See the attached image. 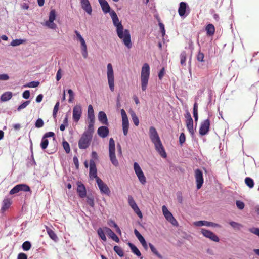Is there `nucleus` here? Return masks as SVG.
Returning a JSON list of instances; mask_svg holds the SVG:
<instances>
[{
	"label": "nucleus",
	"instance_id": "ea45409f",
	"mask_svg": "<svg viewBox=\"0 0 259 259\" xmlns=\"http://www.w3.org/2000/svg\"><path fill=\"white\" fill-rule=\"evenodd\" d=\"M149 246L153 254L156 255L158 257L161 258V255L159 253L156 249L151 243H149Z\"/></svg>",
	"mask_w": 259,
	"mask_h": 259
},
{
	"label": "nucleus",
	"instance_id": "6e6552de",
	"mask_svg": "<svg viewBox=\"0 0 259 259\" xmlns=\"http://www.w3.org/2000/svg\"><path fill=\"white\" fill-rule=\"evenodd\" d=\"M121 114L122 117V125L123 132L124 136H126L128 131L129 121L127 114L125 110L122 109L121 110Z\"/></svg>",
	"mask_w": 259,
	"mask_h": 259
},
{
	"label": "nucleus",
	"instance_id": "f8f14e48",
	"mask_svg": "<svg viewBox=\"0 0 259 259\" xmlns=\"http://www.w3.org/2000/svg\"><path fill=\"white\" fill-rule=\"evenodd\" d=\"M30 189L28 185L23 184H18L11 190L10 191V194L13 195L21 191L28 192L30 191Z\"/></svg>",
	"mask_w": 259,
	"mask_h": 259
},
{
	"label": "nucleus",
	"instance_id": "bb28decb",
	"mask_svg": "<svg viewBox=\"0 0 259 259\" xmlns=\"http://www.w3.org/2000/svg\"><path fill=\"white\" fill-rule=\"evenodd\" d=\"M98 119L103 124H108L107 116L103 111H100L98 114Z\"/></svg>",
	"mask_w": 259,
	"mask_h": 259
},
{
	"label": "nucleus",
	"instance_id": "13d9d810",
	"mask_svg": "<svg viewBox=\"0 0 259 259\" xmlns=\"http://www.w3.org/2000/svg\"><path fill=\"white\" fill-rule=\"evenodd\" d=\"M88 116H95L93 107L91 105L88 107Z\"/></svg>",
	"mask_w": 259,
	"mask_h": 259
},
{
	"label": "nucleus",
	"instance_id": "774afa93",
	"mask_svg": "<svg viewBox=\"0 0 259 259\" xmlns=\"http://www.w3.org/2000/svg\"><path fill=\"white\" fill-rule=\"evenodd\" d=\"M17 259H27V256L24 253H20L18 255Z\"/></svg>",
	"mask_w": 259,
	"mask_h": 259
},
{
	"label": "nucleus",
	"instance_id": "864d4df0",
	"mask_svg": "<svg viewBox=\"0 0 259 259\" xmlns=\"http://www.w3.org/2000/svg\"><path fill=\"white\" fill-rule=\"evenodd\" d=\"M44 122L42 119L38 118L35 124V127L37 128H40L44 126Z\"/></svg>",
	"mask_w": 259,
	"mask_h": 259
},
{
	"label": "nucleus",
	"instance_id": "8fccbe9b",
	"mask_svg": "<svg viewBox=\"0 0 259 259\" xmlns=\"http://www.w3.org/2000/svg\"><path fill=\"white\" fill-rule=\"evenodd\" d=\"M59 105H60L59 102H57L56 103V104L54 107L53 112V116L54 118H55L56 117L58 109H59Z\"/></svg>",
	"mask_w": 259,
	"mask_h": 259
},
{
	"label": "nucleus",
	"instance_id": "20e7f679",
	"mask_svg": "<svg viewBox=\"0 0 259 259\" xmlns=\"http://www.w3.org/2000/svg\"><path fill=\"white\" fill-rule=\"evenodd\" d=\"M109 152L110 160L115 166H117L119 164L118 161L115 155V145L114 139L111 138L109 140Z\"/></svg>",
	"mask_w": 259,
	"mask_h": 259
},
{
	"label": "nucleus",
	"instance_id": "39448f33",
	"mask_svg": "<svg viewBox=\"0 0 259 259\" xmlns=\"http://www.w3.org/2000/svg\"><path fill=\"white\" fill-rule=\"evenodd\" d=\"M107 68L108 83L110 90L113 92L114 90V76L112 64L111 63L108 64Z\"/></svg>",
	"mask_w": 259,
	"mask_h": 259
},
{
	"label": "nucleus",
	"instance_id": "49530a36",
	"mask_svg": "<svg viewBox=\"0 0 259 259\" xmlns=\"http://www.w3.org/2000/svg\"><path fill=\"white\" fill-rule=\"evenodd\" d=\"M87 203L91 206V207H94V198L92 196L88 195L87 197Z\"/></svg>",
	"mask_w": 259,
	"mask_h": 259
},
{
	"label": "nucleus",
	"instance_id": "f257e3e1",
	"mask_svg": "<svg viewBox=\"0 0 259 259\" xmlns=\"http://www.w3.org/2000/svg\"><path fill=\"white\" fill-rule=\"evenodd\" d=\"M110 15L112 20L113 25L116 27L117 36L122 40L124 45L128 49H130L132 47V44L129 30L128 29H124L121 22L119 20L117 14L114 10H112Z\"/></svg>",
	"mask_w": 259,
	"mask_h": 259
},
{
	"label": "nucleus",
	"instance_id": "69168bd1",
	"mask_svg": "<svg viewBox=\"0 0 259 259\" xmlns=\"http://www.w3.org/2000/svg\"><path fill=\"white\" fill-rule=\"evenodd\" d=\"M54 135L55 134L53 132H49L45 133L44 134V135L43 136V137L45 138V139H47V138L53 137L54 136Z\"/></svg>",
	"mask_w": 259,
	"mask_h": 259
},
{
	"label": "nucleus",
	"instance_id": "7ed1b4c3",
	"mask_svg": "<svg viewBox=\"0 0 259 259\" xmlns=\"http://www.w3.org/2000/svg\"><path fill=\"white\" fill-rule=\"evenodd\" d=\"M93 135L83 133L78 141V147L80 149L85 150L88 148L91 144Z\"/></svg>",
	"mask_w": 259,
	"mask_h": 259
},
{
	"label": "nucleus",
	"instance_id": "c9c22d12",
	"mask_svg": "<svg viewBox=\"0 0 259 259\" xmlns=\"http://www.w3.org/2000/svg\"><path fill=\"white\" fill-rule=\"evenodd\" d=\"M245 183L249 188H252L254 185L253 179L249 177H246L245 179Z\"/></svg>",
	"mask_w": 259,
	"mask_h": 259
},
{
	"label": "nucleus",
	"instance_id": "a19ab883",
	"mask_svg": "<svg viewBox=\"0 0 259 259\" xmlns=\"http://www.w3.org/2000/svg\"><path fill=\"white\" fill-rule=\"evenodd\" d=\"M186 57H187L186 52L185 51L182 52L180 55L181 64L182 65H186Z\"/></svg>",
	"mask_w": 259,
	"mask_h": 259
},
{
	"label": "nucleus",
	"instance_id": "ddd939ff",
	"mask_svg": "<svg viewBox=\"0 0 259 259\" xmlns=\"http://www.w3.org/2000/svg\"><path fill=\"white\" fill-rule=\"evenodd\" d=\"M201 232L204 237L209 238L212 241L218 242L220 240L219 237L213 232L208 230L201 228Z\"/></svg>",
	"mask_w": 259,
	"mask_h": 259
},
{
	"label": "nucleus",
	"instance_id": "2eb2a0df",
	"mask_svg": "<svg viewBox=\"0 0 259 259\" xmlns=\"http://www.w3.org/2000/svg\"><path fill=\"white\" fill-rule=\"evenodd\" d=\"M128 202L130 206L133 209L134 212L137 214V215L139 218H141L142 217V212L132 196H128Z\"/></svg>",
	"mask_w": 259,
	"mask_h": 259
},
{
	"label": "nucleus",
	"instance_id": "f704fd0d",
	"mask_svg": "<svg viewBox=\"0 0 259 259\" xmlns=\"http://www.w3.org/2000/svg\"><path fill=\"white\" fill-rule=\"evenodd\" d=\"M47 231L48 233V234L49 235V237L54 241H57L58 240V237L56 235V234L55 233V232L51 230V229L48 228L47 229Z\"/></svg>",
	"mask_w": 259,
	"mask_h": 259
},
{
	"label": "nucleus",
	"instance_id": "4be33fe9",
	"mask_svg": "<svg viewBox=\"0 0 259 259\" xmlns=\"http://www.w3.org/2000/svg\"><path fill=\"white\" fill-rule=\"evenodd\" d=\"M90 176L97 179V171L95 162L93 160L90 161Z\"/></svg>",
	"mask_w": 259,
	"mask_h": 259
},
{
	"label": "nucleus",
	"instance_id": "6ab92c4d",
	"mask_svg": "<svg viewBox=\"0 0 259 259\" xmlns=\"http://www.w3.org/2000/svg\"><path fill=\"white\" fill-rule=\"evenodd\" d=\"M194 224L195 226L201 227L203 226H205L207 227H219L220 225L218 224L208 222L206 221H196L194 223Z\"/></svg>",
	"mask_w": 259,
	"mask_h": 259
},
{
	"label": "nucleus",
	"instance_id": "c756f323",
	"mask_svg": "<svg viewBox=\"0 0 259 259\" xmlns=\"http://www.w3.org/2000/svg\"><path fill=\"white\" fill-rule=\"evenodd\" d=\"M193 119L186 120V126L188 130L192 135L194 133V130L193 128Z\"/></svg>",
	"mask_w": 259,
	"mask_h": 259
},
{
	"label": "nucleus",
	"instance_id": "de8ad7c7",
	"mask_svg": "<svg viewBox=\"0 0 259 259\" xmlns=\"http://www.w3.org/2000/svg\"><path fill=\"white\" fill-rule=\"evenodd\" d=\"M229 224L232 227L237 230L240 229V227H242V225L234 221L230 222Z\"/></svg>",
	"mask_w": 259,
	"mask_h": 259
},
{
	"label": "nucleus",
	"instance_id": "dca6fc26",
	"mask_svg": "<svg viewBox=\"0 0 259 259\" xmlns=\"http://www.w3.org/2000/svg\"><path fill=\"white\" fill-rule=\"evenodd\" d=\"M153 144L154 145L156 151L159 154V155L163 158H166V153L161 140L155 142V143H153Z\"/></svg>",
	"mask_w": 259,
	"mask_h": 259
},
{
	"label": "nucleus",
	"instance_id": "72a5a7b5",
	"mask_svg": "<svg viewBox=\"0 0 259 259\" xmlns=\"http://www.w3.org/2000/svg\"><path fill=\"white\" fill-rule=\"evenodd\" d=\"M11 202L8 199H5L3 201V206L1 208L2 212H5L10 206Z\"/></svg>",
	"mask_w": 259,
	"mask_h": 259
},
{
	"label": "nucleus",
	"instance_id": "b1692460",
	"mask_svg": "<svg viewBox=\"0 0 259 259\" xmlns=\"http://www.w3.org/2000/svg\"><path fill=\"white\" fill-rule=\"evenodd\" d=\"M105 233L108 235L113 241L117 243L119 242V239L114 232L109 228L107 227H104Z\"/></svg>",
	"mask_w": 259,
	"mask_h": 259
},
{
	"label": "nucleus",
	"instance_id": "473e14b6",
	"mask_svg": "<svg viewBox=\"0 0 259 259\" xmlns=\"http://www.w3.org/2000/svg\"><path fill=\"white\" fill-rule=\"evenodd\" d=\"M97 233L100 238L104 241H106L107 240L106 237L105 236V232L104 230V228L102 229L101 228H98L97 230Z\"/></svg>",
	"mask_w": 259,
	"mask_h": 259
},
{
	"label": "nucleus",
	"instance_id": "338daca9",
	"mask_svg": "<svg viewBox=\"0 0 259 259\" xmlns=\"http://www.w3.org/2000/svg\"><path fill=\"white\" fill-rule=\"evenodd\" d=\"M108 225L110 226V227H114L115 228H116V227H117L118 226L117 225V224L113 220H109L108 222Z\"/></svg>",
	"mask_w": 259,
	"mask_h": 259
},
{
	"label": "nucleus",
	"instance_id": "09e8293b",
	"mask_svg": "<svg viewBox=\"0 0 259 259\" xmlns=\"http://www.w3.org/2000/svg\"><path fill=\"white\" fill-rule=\"evenodd\" d=\"M134 234L140 243L145 240L144 238L137 229H135Z\"/></svg>",
	"mask_w": 259,
	"mask_h": 259
},
{
	"label": "nucleus",
	"instance_id": "4d7b16f0",
	"mask_svg": "<svg viewBox=\"0 0 259 259\" xmlns=\"http://www.w3.org/2000/svg\"><path fill=\"white\" fill-rule=\"evenodd\" d=\"M186 137L184 133H182L179 137V142L180 144L182 145L185 142Z\"/></svg>",
	"mask_w": 259,
	"mask_h": 259
},
{
	"label": "nucleus",
	"instance_id": "4c0bfd02",
	"mask_svg": "<svg viewBox=\"0 0 259 259\" xmlns=\"http://www.w3.org/2000/svg\"><path fill=\"white\" fill-rule=\"evenodd\" d=\"M114 251L120 256H124V252L122 249L118 246H115L113 248Z\"/></svg>",
	"mask_w": 259,
	"mask_h": 259
},
{
	"label": "nucleus",
	"instance_id": "e2e57ef3",
	"mask_svg": "<svg viewBox=\"0 0 259 259\" xmlns=\"http://www.w3.org/2000/svg\"><path fill=\"white\" fill-rule=\"evenodd\" d=\"M62 77V70L61 68H59L57 71L56 79L57 81H59Z\"/></svg>",
	"mask_w": 259,
	"mask_h": 259
},
{
	"label": "nucleus",
	"instance_id": "4468645a",
	"mask_svg": "<svg viewBox=\"0 0 259 259\" xmlns=\"http://www.w3.org/2000/svg\"><path fill=\"white\" fill-rule=\"evenodd\" d=\"M96 182L101 192L109 196L110 194V190L108 186L99 178H97Z\"/></svg>",
	"mask_w": 259,
	"mask_h": 259
},
{
	"label": "nucleus",
	"instance_id": "680f3d73",
	"mask_svg": "<svg viewBox=\"0 0 259 259\" xmlns=\"http://www.w3.org/2000/svg\"><path fill=\"white\" fill-rule=\"evenodd\" d=\"M10 78L9 76L7 74H0V80L6 81Z\"/></svg>",
	"mask_w": 259,
	"mask_h": 259
},
{
	"label": "nucleus",
	"instance_id": "f3484780",
	"mask_svg": "<svg viewBox=\"0 0 259 259\" xmlns=\"http://www.w3.org/2000/svg\"><path fill=\"white\" fill-rule=\"evenodd\" d=\"M210 121L207 119L203 121L200 125L199 129V133L201 135L203 136L206 135L209 130Z\"/></svg>",
	"mask_w": 259,
	"mask_h": 259
},
{
	"label": "nucleus",
	"instance_id": "052dcab7",
	"mask_svg": "<svg viewBox=\"0 0 259 259\" xmlns=\"http://www.w3.org/2000/svg\"><path fill=\"white\" fill-rule=\"evenodd\" d=\"M204 58V54L203 53H201V52H199L197 56V59L198 61H200V62H203Z\"/></svg>",
	"mask_w": 259,
	"mask_h": 259
},
{
	"label": "nucleus",
	"instance_id": "c85d7f7f",
	"mask_svg": "<svg viewBox=\"0 0 259 259\" xmlns=\"http://www.w3.org/2000/svg\"><path fill=\"white\" fill-rule=\"evenodd\" d=\"M127 245L133 253L138 257H140L141 255L140 251L135 245L130 242L127 243Z\"/></svg>",
	"mask_w": 259,
	"mask_h": 259
},
{
	"label": "nucleus",
	"instance_id": "bf43d9fd",
	"mask_svg": "<svg viewBox=\"0 0 259 259\" xmlns=\"http://www.w3.org/2000/svg\"><path fill=\"white\" fill-rule=\"evenodd\" d=\"M236 204L237 207L239 209L242 210L244 207V203L243 202L241 201H239V200L236 201Z\"/></svg>",
	"mask_w": 259,
	"mask_h": 259
},
{
	"label": "nucleus",
	"instance_id": "37998d69",
	"mask_svg": "<svg viewBox=\"0 0 259 259\" xmlns=\"http://www.w3.org/2000/svg\"><path fill=\"white\" fill-rule=\"evenodd\" d=\"M22 247L24 251H28L31 248V244L30 242L27 241L23 243Z\"/></svg>",
	"mask_w": 259,
	"mask_h": 259
},
{
	"label": "nucleus",
	"instance_id": "2f4dec72",
	"mask_svg": "<svg viewBox=\"0 0 259 259\" xmlns=\"http://www.w3.org/2000/svg\"><path fill=\"white\" fill-rule=\"evenodd\" d=\"M12 97V94L10 92H7L3 94L1 96V99L2 101H7L9 100Z\"/></svg>",
	"mask_w": 259,
	"mask_h": 259
},
{
	"label": "nucleus",
	"instance_id": "0eeeda50",
	"mask_svg": "<svg viewBox=\"0 0 259 259\" xmlns=\"http://www.w3.org/2000/svg\"><path fill=\"white\" fill-rule=\"evenodd\" d=\"M56 12L55 10H51L49 13V20L45 23V25L49 28L52 29H56L57 25L54 23V21L56 19Z\"/></svg>",
	"mask_w": 259,
	"mask_h": 259
},
{
	"label": "nucleus",
	"instance_id": "412c9836",
	"mask_svg": "<svg viewBox=\"0 0 259 259\" xmlns=\"http://www.w3.org/2000/svg\"><path fill=\"white\" fill-rule=\"evenodd\" d=\"M77 193L78 196L81 198H83L86 197L87 191L83 184L80 183H77Z\"/></svg>",
	"mask_w": 259,
	"mask_h": 259
},
{
	"label": "nucleus",
	"instance_id": "e433bc0d",
	"mask_svg": "<svg viewBox=\"0 0 259 259\" xmlns=\"http://www.w3.org/2000/svg\"><path fill=\"white\" fill-rule=\"evenodd\" d=\"M193 116L195 119V121L197 122L198 120V104L196 102H195L193 106Z\"/></svg>",
	"mask_w": 259,
	"mask_h": 259
},
{
	"label": "nucleus",
	"instance_id": "a211bd4d",
	"mask_svg": "<svg viewBox=\"0 0 259 259\" xmlns=\"http://www.w3.org/2000/svg\"><path fill=\"white\" fill-rule=\"evenodd\" d=\"M149 136L152 143L160 140V137L156 128L153 126L150 127Z\"/></svg>",
	"mask_w": 259,
	"mask_h": 259
},
{
	"label": "nucleus",
	"instance_id": "0e129e2a",
	"mask_svg": "<svg viewBox=\"0 0 259 259\" xmlns=\"http://www.w3.org/2000/svg\"><path fill=\"white\" fill-rule=\"evenodd\" d=\"M22 97L26 99H27L30 97V92L29 90L25 91L22 94Z\"/></svg>",
	"mask_w": 259,
	"mask_h": 259
},
{
	"label": "nucleus",
	"instance_id": "79ce46f5",
	"mask_svg": "<svg viewBox=\"0 0 259 259\" xmlns=\"http://www.w3.org/2000/svg\"><path fill=\"white\" fill-rule=\"evenodd\" d=\"M49 141L47 140V139H45V138L42 137L40 143V147L43 149L45 150L47 148V147L48 146Z\"/></svg>",
	"mask_w": 259,
	"mask_h": 259
},
{
	"label": "nucleus",
	"instance_id": "7c9ffc66",
	"mask_svg": "<svg viewBox=\"0 0 259 259\" xmlns=\"http://www.w3.org/2000/svg\"><path fill=\"white\" fill-rule=\"evenodd\" d=\"M88 126L83 133L93 135L94 132V122H88Z\"/></svg>",
	"mask_w": 259,
	"mask_h": 259
},
{
	"label": "nucleus",
	"instance_id": "393cba45",
	"mask_svg": "<svg viewBox=\"0 0 259 259\" xmlns=\"http://www.w3.org/2000/svg\"><path fill=\"white\" fill-rule=\"evenodd\" d=\"M109 133L108 128L105 126H100L97 130L98 135L103 138L106 137L108 135Z\"/></svg>",
	"mask_w": 259,
	"mask_h": 259
},
{
	"label": "nucleus",
	"instance_id": "5fc2aeb1",
	"mask_svg": "<svg viewBox=\"0 0 259 259\" xmlns=\"http://www.w3.org/2000/svg\"><path fill=\"white\" fill-rule=\"evenodd\" d=\"M68 93L69 94V95L68 102L71 103L74 100V93L71 89H69L68 90Z\"/></svg>",
	"mask_w": 259,
	"mask_h": 259
},
{
	"label": "nucleus",
	"instance_id": "9d476101",
	"mask_svg": "<svg viewBox=\"0 0 259 259\" xmlns=\"http://www.w3.org/2000/svg\"><path fill=\"white\" fill-rule=\"evenodd\" d=\"M162 210L164 217L168 222H169L174 226L178 225V222L177 220L174 218L172 214L168 210L166 206L163 205L162 207Z\"/></svg>",
	"mask_w": 259,
	"mask_h": 259
},
{
	"label": "nucleus",
	"instance_id": "c03bdc74",
	"mask_svg": "<svg viewBox=\"0 0 259 259\" xmlns=\"http://www.w3.org/2000/svg\"><path fill=\"white\" fill-rule=\"evenodd\" d=\"M39 84V82L33 81L26 84V85H24V87L26 88H36L38 87Z\"/></svg>",
	"mask_w": 259,
	"mask_h": 259
},
{
	"label": "nucleus",
	"instance_id": "5701e85b",
	"mask_svg": "<svg viewBox=\"0 0 259 259\" xmlns=\"http://www.w3.org/2000/svg\"><path fill=\"white\" fill-rule=\"evenodd\" d=\"M81 8L89 14L91 15L92 9L89 0H80Z\"/></svg>",
	"mask_w": 259,
	"mask_h": 259
},
{
	"label": "nucleus",
	"instance_id": "6e6d98bb",
	"mask_svg": "<svg viewBox=\"0 0 259 259\" xmlns=\"http://www.w3.org/2000/svg\"><path fill=\"white\" fill-rule=\"evenodd\" d=\"M249 231L259 237V228L252 227L249 229Z\"/></svg>",
	"mask_w": 259,
	"mask_h": 259
},
{
	"label": "nucleus",
	"instance_id": "f03ea898",
	"mask_svg": "<svg viewBox=\"0 0 259 259\" xmlns=\"http://www.w3.org/2000/svg\"><path fill=\"white\" fill-rule=\"evenodd\" d=\"M150 77V67L147 63H144L141 69L140 81L141 89L144 92L147 89Z\"/></svg>",
	"mask_w": 259,
	"mask_h": 259
},
{
	"label": "nucleus",
	"instance_id": "423d86ee",
	"mask_svg": "<svg viewBox=\"0 0 259 259\" xmlns=\"http://www.w3.org/2000/svg\"><path fill=\"white\" fill-rule=\"evenodd\" d=\"M134 171L139 181L142 185H145L146 183V178L145 176L141 167L137 162H134L133 164Z\"/></svg>",
	"mask_w": 259,
	"mask_h": 259
},
{
	"label": "nucleus",
	"instance_id": "a878e982",
	"mask_svg": "<svg viewBox=\"0 0 259 259\" xmlns=\"http://www.w3.org/2000/svg\"><path fill=\"white\" fill-rule=\"evenodd\" d=\"M188 7V5L186 2H182L180 3L178 12L181 17H183L185 15L186 9Z\"/></svg>",
	"mask_w": 259,
	"mask_h": 259
},
{
	"label": "nucleus",
	"instance_id": "cd10ccee",
	"mask_svg": "<svg viewBox=\"0 0 259 259\" xmlns=\"http://www.w3.org/2000/svg\"><path fill=\"white\" fill-rule=\"evenodd\" d=\"M205 30L208 36H212L215 32V28L214 25L212 24H208L206 26Z\"/></svg>",
	"mask_w": 259,
	"mask_h": 259
},
{
	"label": "nucleus",
	"instance_id": "603ef678",
	"mask_svg": "<svg viewBox=\"0 0 259 259\" xmlns=\"http://www.w3.org/2000/svg\"><path fill=\"white\" fill-rule=\"evenodd\" d=\"M63 148L65 150V152L67 153H69L70 152V146L68 143L67 141L63 142Z\"/></svg>",
	"mask_w": 259,
	"mask_h": 259
},
{
	"label": "nucleus",
	"instance_id": "3c124183",
	"mask_svg": "<svg viewBox=\"0 0 259 259\" xmlns=\"http://www.w3.org/2000/svg\"><path fill=\"white\" fill-rule=\"evenodd\" d=\"M30 101H26L22 103L17 108L18 111H20L21 110L24 109L26 108L30 103Z\"/></svg>",
	"mask_w": 259,
	"mask_h": 259
},
{
	"label": "nucleus",
	"instance_id": "a18cd8bd",
	"mask_svg": "<svg viewBox=\"0 0 259 259\" xmlns=\"http://www.w3.org/2000/svg\"><path fill=\"white\" fill-rule=\"evenodd\" d=\"M24 42L23 39H15L11 42V45L13 47L18 46Z\"/></svg>",
	"mask_w": 259,
	"mask_h": 259
},
{
	"label": "nucleus",
	"instance_id": "1a4fd4ad",
	"mask_svg": "<svg viewBox=\"0 0 259 259\" xmlns=\"http://www.w3.org/2000/svg\"><path fill=\"white\" fill-rule=\"evenodd\" d=\"M82 114V108L80 105H75L72 111V118L74 122L77 123Z\"/></svg>",
	"mask_w": 259,
	"mask_h": 259
},
{
	"label": "nucleus",
	"instance_id": "9b49d317",
	"mask_svg": "<svg viewBox=\"0 0 259 259\" xmlns=\"http://www.w3.org/2000/svg\"><path fill=\"white\" fill-rule=\"evenodd\" d=\"M195 177L196 182L197 188L199 189L204 183L203 175L202 170L197 169L195 170Z\"/></svg>",
	"mask_w": 259,
	"mask_h": 259
},
{
	"label": "nucleus",
	"instance_id": "aec40b11",
	"mask_svg": "<svg viewBox=\"0 0 259 259\" xmlns=\"http://www.w3.org/2000/svg\"><path fill=\"white\" fill-rule=\"evenodd\" d=\"M98 1L101 7L103 12L105 14L109 13L110 15V13L112 12V10H111V8L108 2L106 0H98Z\"/></svg>",
	"mask_w": 259,
	"mask_h": 259
},
{
	"label": "nucleus",
	"instance_id": "58836bf2",
	"mask_svg": "<svg viewBox=\"0 0 259 259\" xmlns=\"http://www.w3.org/2000/svg\"><path fill=\"white\" fill-rule=\"evenodd\" d=\"M131 115L132 120H133L134 124L136 126H138L139 123V119H138V117L137 116L136 114H135V113L134 111H131Z\"/></svg>",
	"mask_w": 259,
	"mask_h": 259
}]
</instances>
